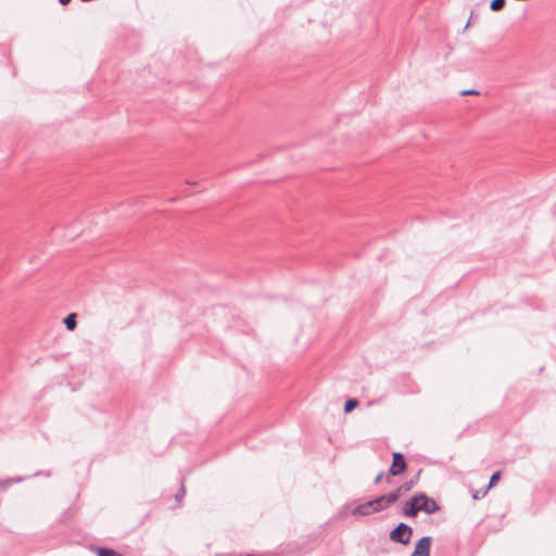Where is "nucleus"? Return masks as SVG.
<instances>
[{
  "mask_svg": "<svg viewBox=\"0 0 556 556\" xmlns=\"http://www.w3.org/2000/svg\"><path fill=\"white\" fill-rule=\"evenodd\" d=\"M400 497V491H393L389 494L379 496L375 500L357 505L352 514L354 516H367L371 513L381 511L392 504H394Z\"/></svg>",
  "mask_w": 556,
  "mask_h": 556,
  "instance_id": "f257e3e1",
  "label": "nucleus"
},
{
  "mask_svg": "<svg viewBox=\"0 0 556 556\" xmlns=\"http://www.w3.org/2000/svg\"><path fill=\"white\" fill-rule=\"evenodd\" d=\"M412 534L413 529L409 526L402 522L390 532V540L396 543L407 545L410 541Z\"/></svg>",
  "mask_w": 556,
  "mask_h": 556,
  "instance_id": "f03ea898",
  "label": "nucleus"
},
{
  "mask_svg": "<svg viewBox=\"0 0 556 556\" xmlns=\"http://www.w3.org/2000/svg\"><path fill=\"white\" fill-rule=\"evenodd\" d=\"M417 501V509L418 511H425L426 514H433L439 510V505L434 500L428 497L426 494L420 493L415 495Z\"/></svg>",
  "mask_w": 556,
  "mask_h": 556,
  "instance_id": "7ed1b4c3",
  "label": "nucleus"
},
{
  "mask_svg": "<svg viewBox=\"0 0 556 556\" xmlns=\"http://www.w3.org/2000/svg\"><path fill=\"white\" fill-rule=\"evenodd\" d=\"M406 469V463L404 460L403 454L395 452L393 453V462L389 469V473L391 476H399L403 473Z\"/></svg>",
  "mask_w": 556,
  "mask_h": 556,
  "instance_id": "20e7f679",
  "label": "nucleus"
},
{
  "mask_svg": "<svg viewBox=\"0 0 556 556\" xmlns=\"http://www.w3.org/2000/svg\"><path fill=\"white\" fill-rule=\"evenodd\" d=\"M431 538L424 536L415 545L412 556H430Z\"/></svg>",
  "mask_w": 556,
  "mask_h": 556,
  "instance_id": "39448f33",
  "label": "nucleus"
},
{
  "mask_svg": "<svg viewBox=\"0 0 556 556\" xmlns=\"http://www.w3.org/2000/svg\"><path fill=\"white\" fill-rule=\"evenodd\" d=\"M417 509V501L415 496H413L409 501H407L403 507V514L407 517H415L418 514Z\"/></svg>",
  "mask_w": 556,
  "mask_h": 556,
  "instance_id": "423d86ee",
  "label": "nucleus"
},
{
  "mask_svg": "<svg viewBox=\"0 0 556 556\" xmlns=\"http://www.w3.org/2000/svg\"><path fill=\"white\" fill-rule=\"evenodd\" d=\"M77 315L75 313H71L64 319V324L68 330H74L77 326Z\"/></svg>",
  "mask_w": 556,
  "mask_h": 556,
  "instance_id": "0eeeda50",
  "label": "nucleus"
},
{
  "mask_svg": "<svg viewBox=\"0 0 556 556\" xmlns=\"http://www.w3.org/2000/svg\"><path fill=\"white\" fill-rule=\"evenodd\" d=\"M500 478H501V472H500V471H496V472H494V473L491 476V478H490V483H489V485H488L486 490H485V491H483L482 496H484V495L486 494V492H488V490H489V489H491L493 485H495V484L497 483V481L500 480Z\"/></svg>",
  "mask_w": 556,
  "mask_h": 556,
  "instance_id": "6e6552de",
  "label": "nucleus"
},
{
  "mask_svg": "<svg viewBox=\"0 0 556 556\" xmlns=\"http://www.w3.org/2000/svg\"><path fill=\"white\" fill-rule=\"evenodd\" d=\"M506 0H492L490 4V9L492 11H501L505 7Z\"/></svg>",
  "mask_w": 556,
  "mask_h": 556,
  "instance_id": "1a4fd4ad",
  "label": "nucleus"
},
{
  "mask_svg": "<svg viewBox=\"0 0 556 556\" xmlns=\"http://www.w3.org/2000/svg\"><path fill=\"white\" fill-rule=\"evenodd\" d=\"M358 405V401L355 400V399H349L345 404H344V412L345 413H350L352 412L355 407H357Z\"/></svg>",
  "mask_w": 556,
  "mask_h": 556,
  "instance_id": "9d476101",
  "label": "nucleus"
},
{
  "mask_svg": "<svg viewBox=\"0 0 556 556\" xmlns=\"http://www.w3.org/2000/svg\"><path fill=\"white\" fill-rule=\"evenodd\" d=\"M99 556H122L119 553L109 549V548H99L98 551Z\"/></svg>",
  "mask_w": 556,
  "mask_h": 556,
  "instance_id": "9b49d317",
  "label": "nucleus"
},
{
  "mask_svg": "<svg viewBox=\"0 0 556 556\" xmlns=\"http://www.w3.org/2000/svg\"><path fill=\"white\" fill-rule=\"evenodd\" d=\"M413 486V482H405L404 484H402L400 488H397L395 491H400V496L405 493V492H408Z\"/></svg>",
  "mask_w": 556,
  "mask_h": 556,
  "instance_id": "f8f14e48",
  "label": "nucleus"
},
{
  "mask_svg": "<svg viewBox=\"0 0 556 556\" xmlns=\"http://www.w3.org/2000/svg\"><path fill=\"white\" fill-rule=\"evenodd\" d=\"M22 481V478H16V479H7L4 481H1L0 482V485L5 489L7 486L11 485L12 483L14 482H20Z\"/></svg>",
  "mask_w": 556,
  "mask_h": 556,
  "instance_id": "ddd939ff",
  "label": "nucleus"
},
{
  "mask_svg": "<svg viewBox=\"0 0 556 556\" xmlns=\"http://www.w3.org/2000/svg\"><path fill=\"white\" fill-rule=\"evenodd\" d=\"M185 494H186V490H185L184 482H182V483H181V488H180V490H179V493H178V494H176V500H177L178 502H180V498H181V497H184V496H185Z\"/></svg>",
  "mask_w": 556,
  "mask_h": 556,
  "instance_id": "4468645a",
  "label": "nucleus"
},
{
  "mask_svg": "<svg viewBox=\"0 0 556 556\" xmlns=\"http://www.w3.org/2000/svg\"><path fill=\"white\" fill-rule=\"evenodd\" d=\"M462 96H468V94H479V92L477 90H473V89H470V90H463L460 92Z\"/></svg>",
  "mask_w": 556,
  "mask_h": 556,
  "instance_id": "2eb2a0df",
  "label": "nucleus"
},
{
  "mask_svg": "<svg viewBox=\"0 0 556 556\" xmlns=\"http://www.w3.org/2000/svg\"><path fill=\"white\" fill-rule=\"evenodd\" d=\"M382 476H383V473H382V472H380V473L376 477V479H375V483H376V484H378V483L381 481Z\"/></svg>",
  "mask_w": 556,
  "mask_h": 556,
  "instance_id": "dca6fc26",
  "label": "nucleus"
},
{
  "mask_svg": "<svg viewBox=\"0 0 556 556\" xmlns=\"http://www.w3.org/2000/svg\"><path fill=\"white\" fill-rule=\"evenodd\" d=\"M61 4L66 5L71 2V0H59Z\"/></svg>",
  "mask_w": 556,
  "mask_h": 556,
  "instance_id": "f3484780",
  "label": "nucleus"
},
{
  "mask_svg": "<svg viewBox=\"0 0 556 556\" xmlns=\"http://www.w3.org/2000/svg\"><path fill=\"white\" fill-rule=\"evenodd\" d=\"M472 496L475 500H478L480 497V494H479V492H476Z\"/></svg>",
  "mask_w": 556,
  "mask_h": 556,
  "instance_id": "a211bd4d",
  "label": "nucleus"
}]
</instances>
